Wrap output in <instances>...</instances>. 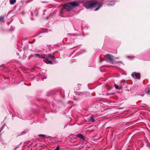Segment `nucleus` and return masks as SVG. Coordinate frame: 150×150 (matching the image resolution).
<instances>
[{"mask_svg": "<svg viewBox=\"0 0 150 150\" xmlns=\"http://www.w3.org/2000/svg\"><path fill=\"white\" fill-rule=\"evenodd\" d=\"M60 149L59 146V145H58L56 147V148L54 150H59Z\"/></svg>", "mask_w": 150, "mask_h": 150, "instance_id": "13", "label": "nucleus"}, {"mask_svg": "<svg viewBox=\"0 0 150 150\" xmlns=\"http://www.w3.org/2000/svg\"><path fill=\"white\" fill-rule=\"evenodd\" d=\"M25 134V133H24V132H22L20 134H19L18 135V136H20V135H22V134Z\"/></svg>", "mask_w": 150, "mask_h": 150, "instance_id": "15", "label": "nucleus"}, {"mask_svg": "<svg viewBox=\"0 0 150 150\" xmlns=\"http://www.w3.org/2000/svg\"><path fill=\"white\" fill-rule=\"evenodd\" d=\"M91 121L92 122H94L95 121V120L92 116H91Z\"/></svg>", "mask_w": 150, "mask_h": 150, "instance_id": "10", "label": "nucleus"}, {"mask_svg": "<svg viewBox=\"0 0 150 150\" xmlns=\"http://www.w3.org/2000/svg\"><path fill=\"white\" fill-rule=\"evenodd\" d=\"M150 91V89H149L148 91L146 92V93H147V94H149V93Z\"/></svg>", "mask_w": 150, "mask_h": 150, "instance_id": "17", "label": "nucleus"}, {"mask_svg": "<svg viewBox=\"0 0 150 150\" xmlns=\"http://www.w3.org/2000/svg\"><path fill=\"white\" fill-rule=\"evenodd\" d=\"M122 63V62H117V64H118V63Z\"/></svg>", "mask_w": 150, "mask_h": 150, "instance_id": "19", "label": "nucleus"}, {"mask_svg": "<svg viewBox=\"0 0 150 150\" xmlns=\"http://www.w3.org/2000/svg\"><path fill=\"white\" fill-rule=\"evenodd\" d=\"M48 56L49 58H53L54 59L55 58L53 54L49 55H48Z\"/></svg>", "mask_w": 150, "mask_h": 150, "instance_id": "8", "label": "nucleus"}, {"mask_svg": "<svg viewBox=\"0 0 150 150\" xmlns=\"http://www.w3.org/2000/svg\"><path fill=\"white\" fill-rule=\"evenodd\" d=\"M16 0H10L9 3L11 5L14 4L16 2Z\"/></svg>", "mask_w": 150, "mask_h": 150, "instance_id": "6", "label": "nucleus"}, {"mask_svg": "<svg viewBox=\"0 0 150 150\" xmlns=\"http://www.w3.org/2000/svg\"><path fill=\"white\" fill-rule=\"evenodd\" d=\"M38 136L39 137H44V138H45L46 137V135H43V134H39L38 135Z\"/></svg>", "mask_w": 150, "mask_h": 150, "instance_id": "12", "label": "nucleus"}, {"mask_svg": "<svg viewBox=\"0 0 150 150\" xmlns=\"http://www.w3.org/2000/svg\"><path fill=\"white\" fill-rule=\"evenodd\" d=\"M115 87V88L117 89H119L120 88V87L117 85L115 84L114 85Z\"/></svg>", "mask_w": 150, "mask_h": 150, "instance_id": "9", "label": "nucleus"}, {"mask_svg": "<svg viewBox=\"0 0 150 150\" xmlns=\"http://www.w3.org/2000/svg\"><path fill=\"white\" fill-rule=\"evenodd\" d=\"M48 61V63H49V64H52V62L51 61L49 60Z\"/></svg>", "mask_w": 150, "mask_h": 150, "instance_id": "16", "label": "nucleus"}, {"mask_svg": "<svg viewBox=\"0 0 150 150\" xmlns=\"http://www.w3.org/2000/svg\"><path fill=\"white\" fill-rule=\"evenodd\" d=\"M102 3L96 1H86L83 3V5L87 9H89L96 8L95 9V11H97L102 6Z\"/></svg>", "mask_w": 150, "mask_h": 150, "instance_id": "1", "label": "nucleus"}, {"mask_svg": "<svg viewBox=\"0 0 150 150\" xmlns=\"http://www.w3.org/2000/svg\"><path fill=\"white\" fill-rule=\"evenodd\" d=\"M45 59L46 60H47V61L49 60V57L47 55H45Z\"/></svg>", "mask_w": 150, "mask_h": 150, "instance_id": "11", "label": "nucleus"}, {"mask_svg": "<svg viewBox=\"0 0 150 150\" xmlns=\"http://www.w3.org/2000/svg\"><path fill=\"white\" fill-rule=\"evenodd\" d=\"M16 148H15L14 149H15Z\"/></svg>", "mask_w": 150, "mask_h": 150, "instance_id": "22", "label": "nucleus"}, {"mask_svg": "<svg viewBox=\"0 0 150 150\" xmlns=\"http://www.w3.org/2000/svg\"><path fill=\"white\" fill-rule=\"evenodd\" d=\"M39 55H40V54H35L34 55V56H36V57H40Z\"/></svg>", "mask_w": 150, "mask_h": 150, "instance_id": "14", "label": "nucleus"}, {"mask_svg": "<svg viewBox=\"0 0 150 150\" xmlns=\"http://www.w3.org/2000/svg\"><path fill=\"white\" fill-rule=\"evenodd\" d=\"M132 76L135 79H140V75L139 73L134 72H133L131 74Z\"/></svg>", "mask_w": 150, "mask_h": 150, "instance_id": "4", "label": "nucleus"}, {"mask_svg": "<svg viewBox=\"0 0 150 150\" xmlns=\"http://www.w3.org/2000/svg\"><path fill=\"white\" fill-rule=\"evenodd\" d=\"M4 17L2 16H1L0 17V22H4Z\"/></svg>", "mask_w": 150, "mask_h": 150, "instance_id": "7", "label": "nucleus"}, {"mask_svg": "<svg viewBox=\"0 0 150 150\" xmlns=\"http://www.w3.org/2000/svg\"><path fill=\"white\" fill-rule=\"evenodd\" d=\"M76 137L80 138L83 140H85V138L84 137L82 134H78L76 135Z\"/></svg>", "mask_w": 150, "mask_h": 150, "instance_id": "5", "label": "nucleus"}, {"mask_svg": "<svg viewBox=\"0 0 150 150\" xmlns=\"http://www.w3.org/2000/svg\"><path fill=\"white\" fill-rule=\"evenodd\" d=\"M79 5V3L75 1L71 2L64 4L63 6V9H66L68 11L71 10L73 8Z\"/></svg>", "mask_w": 150, "mask_h": 150, "instance_id": "2", "label": "nucleus"}, {"mask_svg": "<svg viewBox=\"0 0 150 150\" xmlns=\"http://www.w3.org/2000/svg\"><path fill=\"white\" fill-rule=\"evenodd\" d=\"M106 60L109 62L113 64L114 59L113 56L110 54H107L105 56Z\"/></svg>", "mask_w": 150, "mask_h": 150, "instance_id": "3", "label": "nucleus"}, {"mask_svg": "<svg viewBox=\"0 0 150 150\" xmlns=\"http://www.w3.org/2000/svg\"><path fill=\"white\" fill-rule=\"evenodd\" d=\"M2 130L0 128V132Z\"/></svg>", "mask_w": 150, "mask_h": 150, "instance_id": "20", "label": "nucleus"}, {"mask_svg": "<svg viewBox=\"0 0 150 150\" xmlns=\"http://www.w3.org/2000/svg\"><path fill=\"white\" fill-rule=\"evenodd\" d=\"M4 125H3L2 127L1 128L2 130H3L4 128Z\"/></svg>", "mask_w": 150, "mask_h": 150, "instance_id": "18", "label": "nucleus"}, {"mask_svg": "<svg viewBox=\"0 0 150 150\" xmlns=\"http://www.w3.org/2000/svg\"><path fill=\"white\" fill-rule=\"evenodd\" d=\"M80 85V84H78V85Z\"/></svg>", "mask_w": 150, "mask_h": 150, "instance_id": "21", "label": "nucleus"}]
</instances>
